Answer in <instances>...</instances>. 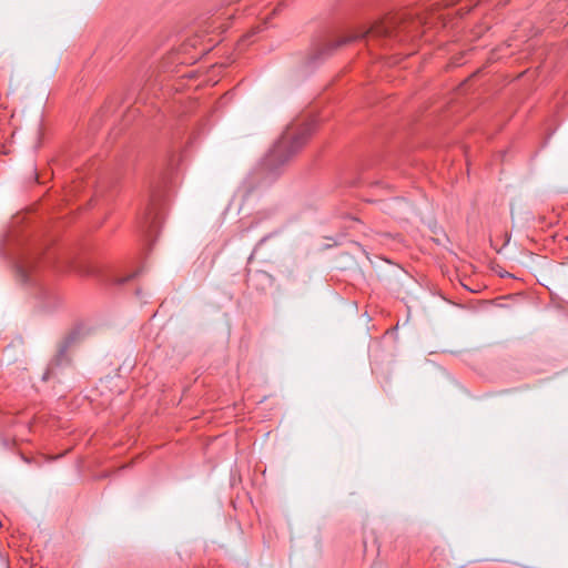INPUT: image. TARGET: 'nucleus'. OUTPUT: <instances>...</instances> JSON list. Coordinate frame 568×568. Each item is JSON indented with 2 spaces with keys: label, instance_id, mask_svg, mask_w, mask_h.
Here are the masks:
<instances>
[{
  "label": "nucleus",
  "instance_id": "nucleus-5",
  "mask_svg": "<svg viewBox=\"0 0 568 568\" xmlns=\"http://www.w3.org/2000/svg\"><path fill=\"white\" fill-rule=\"evenodd\" d=\"M72 341H73V337H72V336H70V337L65 338V339L63 341V343L60 345L59 351H58V355H57V357H55V359H54V363H55L57 365H60V364H62L64 361H67V352H68V349H69V347H70V345H71Z\"/></svg>",
  "mask_w": 568,
  "mask_h": 568
},
{
  "label": "nucleus",
  "instance_id": "nucleus-2",
  "mask_svg": "<svg viewBox=\"0 0 568 568\" xmlns=\"http://www.w3.org/2000/svg\"><path fill=\"white\" fill-rule=\"evenodd\" d=\"M302 152V144H272L261 162V169L275 172Z\"/></svg>",
  "mask_w": 568,
  "mask_h": 568
},
{
  "label": "nucleus",
  "instance_id": "nucleus-6",
  "mask_svg": "<svg viewBox=\"0 0 568 568\" xmlns=\"http://www.w3.org/2000/svg\"><path fill=\"white\" fill-rule=\"evenodd\" d=\"M101 116H102V115L98 114V115H95V116L91 120V122H90V124H89V136H88V138H90V139H94V138H97V136H95V132H97V131H98V129H99V124H100V121H101Z\"/></svg>",
  "mask_w": 568,
  "mask_h": 568
},
{
  "label": "nucleus",
  "instance_id": "nucleus-1",
  "mask_svg": "<svg viewBox=\"0 0 568 568\" xmlns=\"http://www.w3.org/2000/svg\"><path fill=\"white\" fill-rule=\"evenodd\" d=\"M415 23H403L398 26L395 21H384L381 23H376L368 30L363 31H355L351 34L342 37L337 43L336 47L346 44L348 42L358 40V39H367L371 40H383L385 44L388 42L397 41V42H404L408 40L409 38H413V29Z\"/></svg>",
  "mask_w": 568,
  "mask_h": 568
},
{
  "label": "nucleus",
  "instance_id": "nucleus-3",
  "mask_svg": "<svg viewBox=\"0 0 568 568\" xmlns=\"http://www.w3.org/2000/svg\"><path fill=\"white\" fill-rule=\"evenodd\" d=\"M315 128V121L310 116L298 118L286 128L283 140L284 142H302L312 138Z\"/></svg>",
  "mask_w": 568,
  "mask_h": 568
},
{
  "label": "nucleus",
  "instance_id": "nucleus-10",
  "mask_svg": "<svg viewBox=\"0 0 568 568\" xmlns=\"http://www.w3.org/2000/svg\"><path fill=\"white\" fill-rule=\"evenodd\" d=\"M209 49H210V47H204V48L202 49V51L204 52V51H206V50H209Z\"/></svg>",
  "mask_w": 568,
  "mask_h": 568
},
{
  "label": "nucleus",
  "instance_id": "nucleus-4",
  "mask_svg": "<svg viewBox=\"0 0 568 568\" xmlns=\"http://www.w3.org/2000/svg\"><path fill=\"white\" fill-rule=\"evenodd\" d=\"M36 264L32 260H27L20 263L17 266V274L21 282L28 283L30 281V275L33 272Z\"/></svg>",
  "mask_w": 568,
  "mask_h": 568
},
{
  "label": "nucleus",
  "instance_id": "nucleus-9",
  "mask_svg": "<svg viewBox=\"0 0 568 568\" xmlns=\"http://www.w3.org/2000/svg\"><path fill=\"white\" fill-rule=\"evenodd\" d=\"M48 375H49V372H47L43 376V379H47L48 378Z\"/></svg>",
  "mask_w": 568,
  "mask_h": 568
},
{
  "label": "nucleus",
  "instance_id": "nucleus-7",
  "mask_svg": "<svg viewBox=\"0 0 568 568\" xmlns=\"http://www.w3.org/2000/svg\"><path fill=\"white\" fill-rule=\"evenodd\" d=\"M109 138L113 139V140H118V139L124 138V135L122 134V130L121 129H113L111 131V134H110Z\"/></svg>",
  "mask_w": 568,
  "mask_h": 568
},
{
  "label": "nucleus",
  "instance_id": "nucleus-11",
  "mask_svg": "<svg viewBox=\"0 0 568 568\" xmlns=\"http://www.w3.org/2000/svg\"><path fill=\"white\" fill-rule=\"evenodd\" d=\"M466 1H467V2H469V3H471V2H473V0H466Z\"/></svg>",
  "mask_w": 568,
  "mask_h": 568
},
{
  "label": "nucleus",
  "instance_id": "nucleus-8",
  "mask_svg": "<svg viewBox=\"0 0 568 568\" xmlns=\"http://www.w3.org/2000/svg\"><path fill=\"white\" fill-rule=\"evenodd\" d=\"M132 277V275L128 276V277H122V278H115L114 281L119 284H122V283H125L126 281H129L130 278Z\"/></svg>",
  "mask_w": 568,
  "mask_h": 568
}]
</instances>
